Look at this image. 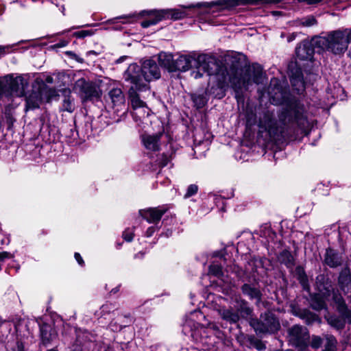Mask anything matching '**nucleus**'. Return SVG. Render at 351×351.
Here are the masks:
<instances>
[{
  "label": "nucleus",
  "instance_id": "6",
  "mask_svg": "<svg viewBox=\"0 0 351 351\" xmlns=\"http://www.w3.org/2000/svg\"><path fill=\"white\" fill-rule=\"evenodd\" d=\"M137 70L136 66H132L123 73L125 81L131 85L128 90V95L133 108H141L145 106V102L140 99L138 92L146 91L149 89V86H147L146 82H144V84L136 82L137 76L135 75H136V71Z\"/></svg>",
  "mask_w": 351,
  "mask_h": 351
},
{
  "label": "nucleus",
  "instance_id": "59",
  "mask_svg": "<svg viewBox=\"0 0 351 351\" xmlns=\"http://www.w3.org/2000/svg\"><path fill=\"white\" fill-rule=\"evenodd\" d=\"M46 82L47 83H49V84H52L53 82V77H51V76H48L47 78H46Z\"/></svg>",
  "mask_w": 351,
  "mask_h": 351
},
{
  "label": "nucleus",
  "instance_id": "61",
  "mask_svg": "<svg viewBox=\"0 0 351 351\" xmlns=\"http://www.w3.org/2000/svg\"><path fill=\"white\" fill-rule=\"evenodd\" d=\"M226 82V77H225V78L223 80V82Z\"/></svg>",
  "mask_w": 351,
  "mask_h": 351
},
{
  "label": "nucleus",
  "instance_id": "43",
  "mask_svg": "<svg viewBox=\"0 0 351 351\" xmlns=\"http://www.w3.org/2000/svg\"><path fill=\"white\" fill-rule=\"evenodd\" d=\"M300 282L304 289H306V290L309 289V287L308 285L307 276H306V274L304 272H302V274H300Z\"/></svg>",
  "mask_w": 351,
  "mask_h": 351
},
{
  "label": "nucleus",
  "instance_id": "29",
  "mask_svg": "<svg viewBox=\"0 0 351 351\" xmlns=\"http://www.w3.org/2000/svg\"><path fill=\"white\" fill-rule=\"evenodd\" d=\"M159 64L166 68L169 71L172 72L174 60L172 55L165 52H161L158 55Z\"/></svg>",
  "mask_w": 351,
  "mask_h": 351
},
{
  "label": "nucleus",
  "instance_id": "17",
  "mask_svg": "<svg viewBox=\"0 0 351 351\" xmlns=\"http://www.w3.org/2000/svg\"><path fill=\"white\" fill-rule=\"evenodd\" d=\"M289 77L293 89L298 93H302L305 89V82L301 69L296 66L294 67L289 66Z\"/></svg>",
  "mask_w": 351,
  "mask_h": 351
},
{
  "label": "nucleus",
  "instance_id": "1",
  "mask_svg": "<svg viewBox=\"0 0 351 351\" xmlns=\"http://www.w3.org/2000/svg\"><path fill=\"white\" fill-rule=\"evenodd\" d=\"M226 73L238 101L243 99V95L250 86L253 83L261 84L265 78L263 68L257 63L244 69L231 68L228 71H226Z\"/></svg>",
  "mask_w": 351,
  "mask_h": 351
},
{
  "label": "nucleus",
  "instance_id": "44",
  "mask_svg": "<svg viewBox=\"0 0 351 351\" xmlns=\"http://www.w3.org/2000/svg\"><path fill=\"white\" fill-rule=\"evenodd\" d=\"M322 343V339L319 337L315 336L312 339L311 345L313 348H318L321 346Z\"/></svg>",
  "mask_w": 351,
  "mask_h": 351
},
{
  "label": "nucleus",
  "instance_id": "52",
  "mask_svg": "<svg viewBox=\"0 0 351 351\" xmlns=\"http://www.w3.org/2000/svg\"><path fill=\"white\" fill-rule=\"evenodd\" d=\"M200 71L201 70L198 69L197 71H194L192 73V75H193L194 78L197 79L202 76V74L200 73Z\"/></svg>",
  "mask_w": 351,
  "mask_h": 351
},
{
  "label": "nucleus",
  "instance_id": "13",
  "mask_svg": "<svg viewBox=\"0 0 351 351\" xmlns=\"http://www.w3.org/2000/svg\"><path fill=\"white\" fill-rule=\"evenodd\" d=\"M195 66L212 75L216 73L218 65L213 58L202 54L196 58Z\"/></svg>",
  "mask_w": 351,
  "mask_h": 351
},
{
  "label": "nucleus",
  "instance_id": "25",
  "mask_svg": "<svg viewBox=\"0 0 351 351\" xmlns=\"http://www.w3.org/2000/svg\"><path fill=\"white\" fill-rule=\"evenodd\" d=\"M219 313L223 319L230 323H236L239 320V313L232 308L220 309Z\"/></svg>",
  "mask_w": 351,
  "mask_h": 351
},
{
  "label": "nucleus",
  "instance_id": "35",
  "mask_svg": "<svg viewBox=\"0 0 351 351\" xmlns=\"http://www.w3.org/2000/svg\"><path fill=\"white\" fill-rule=\"evenodd\" d=\"M300 316L301 318L306 320V323L307 324H312L316 321H318L319 319V317L316 314H315L308 310H304L301 313Z\"/></svg>",
  "mask_w": 351,
  "mask_h": 351
},
{
  "label": "nucleus",
  "instance_id": "12",
  "mask_svg": "<svg viewBox=\"0 0 351 351\" xmlns=\"http://www.w3.org/2000/svg\"><path fill=\"white\" fill-rule=\"evenodd\" d=\"M145 15H147L149 16V19H147L150 23H152V25L157 24L158 22L165 20V15H163L162 10H152L149 11L143 10L139 14H132L128 15H123L119 17V19H125V23H132L137 20L138 16H143Z\"/></svg>",
  "mask_w": 351,
  "mask_h": 351
},
{
  "label": "nucleus",
  "instance_id": "41",
  "mask_svg": "<svg viewBox=\"0 0 351 351\" xmlns=\"http://www.w3.org/2000/svg\"><path fill=\"white\" fill-rule=\"evenodd\" d=\"M3 95H10L5 80H0V99Z\"/></svg>",
  "mask_w": 351,
  "mask_h": 351
},
{
  "label": "nucleus",
  "instance_id": "23",
  "mask_svg": "<svg viewBox=\"0 0 351 351\" xmlns=\"http://www.w3.org/2000/svg\"><path fill=\"white\" fill-rule=\"evenodd\" d=\"M43 101V97L40 89L38 91L34 90L26 97V108L28 110L37 108Z\"/></svg>",
  "mask_w": 351,
  "mask_h": 351
},
{
  "label": "nucleus",
  "instance_id": "21",
  "mask_svg": "<svg viewBox=\"0 0 351 351\" xmlns=\"http://www.w3.org/2000/svg\"><path fill=\"white\" fill-rule=\"evenodd\" d=\"M56 332L47 324H43L40 326V337L43 345L47 346L56 338Z\"/></svg>",
  "mask_w": 351,
  "mask_h": 351
},
{
  "label": "nucleus",
  "instance_id": "57",
  "mask_svg": "<svg viewBox=\"0 0 351 351\" xmlns=\"http://www.w3.org/2000/svg\"><path fill=\"white\" fill-rule=\"evenodd\" d=\"M67 42L66 41H62V42H60L59 43H57L56 44V46L58 47H64L67 45Z\"/></svg>",
  "mask_w": 351,
  "mask_h": 351
},
{
  "label": "nucleus",
  "instance_id": "48",
  "mask_svg": "<svg viewBox=\"0 0 351 351\" xmlns=\"http://www.w3.org/2000/svg\"><path fill=\"white\" fill-rule=\"evenodd\" d=\"M75 260L77 261V263L80 265H83L84 262L82 258V256H80V254L77 252H75Z\"/></svg>",
  "mask_w": 351,
  "mask_h": 351
},
{
  "label": "nucleus",
  "instance_id": "49",
  "mask_svg": "<svg viewBox=\"0 0 351 351\" xmlns=\"http://www.w3.org/2000/svg\"><path fill=\"white\" fill-rule=\"evenodd\" d=\"M13 122V117L10 114L6 115V123L9 128L12 125Z\"/></svg>",
  "mask_w": 351,
  "mask_h": 351
},
{
  "label": "nucleus",
  "instance_id": "37",
  "mask_svg": "<svg viewBox=\"0 0 351 351\" xmlns=\"http://www.w3.org/2000/svg\"><path fill=\"white\" fill-rule=\"evenodd\" d=\"M192 99L197 108H201L206 104L205 97L202 95H193Z\"/></svg>",
  "mask_w": 351,
  "mask_h": 351
},
{
  "label": "nucleus",
  "instance_id": "2",
  "mask_svg": "<svg viewBox=\"0 0 351 351\" xmlns=\"http://www.w3.org/2000/svg\"><path fill=\"white\" fill-rule=\"evenodd\" d=\"M350 43L351 28L331 31L326 36L313 38V44L317 48L339 56L345 53Z\"/></svg>",
  "mask_w": 351,
  "mask_h": 351
},
{
  "label": "nucleus",
  "instance_id": "24",
  "mask_svg": "<svg viewBox=\"0 0 351 351\" xmlns=\"http://www.w3.org/2000/svg\"><path fill=\"white\" fill-rule=\"evenodd\" d=\"M63 95L62 110L69 112H72L75 110L74 98L71 96V90L69 88L62 90Z\"/></svg>",
  "mask_w": 351,
  "mask_h": 351
},
{
  "label": "nucleus",
  "instance_id": "30",
  "mask_svg": "<svg viewBox=\"0 0 351 351\" xmlns=\"http://www.w3.org/2000/svg\"><path fill=\"white\" fill-rule=\"evenodd\" d=\"M40 93L43 97V101L50 102L53 99H56L59 96L55 88L48 87L45 85L40 88Z\"/></svg>",
  "mask_w": 351,
  "mask_h": 351
},
{
  "label": "nucleus",
  "instance_id": "39",
  "mask_svg": "<svg viewBox=\"0 0 351 351\" xmlns=\"http://www.w3.org/2000/svg\"><path fill=\"white\" fill-rule=\"evenodd\" d=\"M117 309L116 306L112 303H106L101 306V315H104L106 314H109L111 312H113Z\"/></svg>",
  "mask_w": 351,
  "mask_h": 351
},
{
  "label": "nucleus",
  "instance_id": "20",
  "mask_svg": "<svg viewBox=\"0 0 351 351\" xmlns=\"http://www.w3.org/2000/svg\"><path fill=\"white\" fill-rule=\"evenodd\" d=\"M162 132L154 134H144L142 136V142L145 147L150 151L156 152L160 149V138L162 136Z\"/></svg>",
  "mask_w": 351,
  "mask_h": 351
},
{
  "label": "nucleus",
  "instance_id": "46",
  "mask_svg": "<svg viewBox=\"0 0 351 351\" xmlns=\"http://www.w3.org/2000/svg\"><path fill=\"white\" fill-rule=\"evenodd\" d=\"M12 257V256L11 255V254L8 252H0V261H3L5 258H10Z\"/></svg>",
  "mask_w": 351,
  "mask_h": 351
},
{
  "label": "nucleus",
  "instance_id": "58",
  "mask_svg": "<svg viewBox=\"0 0 351 351\" xmlns=\"http://www.w3.org/2000/svg\"><path fill=\"white\" fill-rule=\"evenodd\" d=\"M154 231V228H149L147 231V237H150Z\"/></svg>",
  "mask_w": 351,
  "mask_h": 351
},
{
  "label": "nucleus",
  "instance_id": "60",
  "mask_svg": "<svg viewBox=\"0 0 351 351\" xmlns=\"http://www.w3.org/2000/svg\"><path fill=\"white\" fill-rule=\"evenodd\" d=\"M47 351H58L56 348H51L47 350Z\"/></svg>",
  "mask_w": 351,
  "mask_h": 351
},
{
  "label": "nucleus",
  "instance_id": "50",
  "mask_svg": "<svg viewBox=\"0 0 351 351\" xmlns=\"http://www.w3.org/2000/svg\"><path fill=\"white\" fill-rule=\"evenodd\" d=\"M10 48H11V46H10V45H7V46L0 45V54H5Z\"/></svg>",
  "mask_w": 351,
  "mask_h": 351
},
{
  "label": "nucleus",
  "instance_id": "62",
  "mask_svg": "<svg viewBox=\"0 0 351 351\" xmlns=\"http://www.w3.org/2000/svg\"><path fill=\"white\" fill-rule=\"evenodd\" d=\"M112 291H114V293H116L117 289H114H114H112Z\"/></svg>",
  "mask_w": 351,
  "mask_h": 351
},
{
  "label": "nucleus",
  "instance_id": "15",
  "mask_svg": "<svg viewBox=\"0 0 351 351\" xmlns=\"http://www.w3.org/2000/svg\"><path fill=\"white\" fill-rule=\"evenodd\" d=\"M314 48H317L313 44V38L311 42L304 40L296 47L297 57L302 60H312L314 56Z\"/></svg>",
  "mask_w": 351,
  "mask_h": 351
},
{
  "label": "nucleus",
  "instance_id": "16",
  "mask_svg": "<svg viewBox=\"0 0 351 351\" xmlns=\"http://www.w3.org/2000/svg\"><path fill=\"white\" fill-rule=\"evenodd\" d=\"M196 58L190 55H180L174 60L173 66L171 67L173 71H186L195 65Z\"/></svg>",
  "mask_w": 351,
  "mask_h": 351
},
{
  "label": "nucleus",
  "instance_id": "10",
  "mask_svg": "<svg viewBox=\"0 0 351 351\" xmlns=\"http://www.w3.org/2000/svg\"><path fill=\"white\" fill-rule=\"evenodd\" d=\"M9 95H14L22 97L25 95V90L27 88L29 82L28 76L20 75L14 77L13 74L8 75L4 77Z\"/></svg>",
  "mask_w": 351,
  "mask_h": 351
},
{
  "label": "nucleus",
  "instance_id": "31",
  "mask_svg": "<svg viewBox=\"0 0 351 351\" xmlns=\"http://www.w3.org/2000/svg\"><path fill=\"white\" fill-rule=\"evenodd\" d=\"M310 304L312 308L319 311L323 309H327V305L323 298L318 294H315L311 297Z\"/></svg>",
  "mask_w": 351,
  "mask_h": 351
},
{
  "label": "nucleus",
  "instance_id": "19",
  "mask_svg": "<svg viewBox=\"0 0 351 351\" xmlns=\"http://www.w3.org/2000/svg\"><path fill=\"white\" fill-rule=\"evenodd\" d=\"M167 211V208L165 207L149 208L140 210L139 214L147 222L157 223Z\"/></svg>",
  "mask_w": 351,
  "mask_h": 351
},
{
  "label": "nucleus",
  "instance_id": "22",
  "mask_svg": "<svg viewBox=\"0 0 351 351\" xmlns=\"http://www.w3.org/2000/svg\"><path fill=\"white\" fill-rule=\"evenodd\" d=\"M281 0H220L213 3L215 5H223L225 7H234L241 4L252 3L256 4L258 1L262 3H278Z\"/></svg>",
  "mask_w": 351,
  "mask_h": 351
},
{
  "label": "nucleus",
  "instance_id": "40",
  "mask_svg": "<svg viewBox=\"0 0 351 351\" xmlns=\"http://www.w3.org/2000/svg\"><path fill=\"white\" fill-rule=\"evenodd\" d=\"M197 191H198V187H197V185H195V184H191V185L189 186V187L187 189V191H186V193L184 195V198H189L191 196L196 194Z\"/></svg>",
  "mask_w": 351,
  "mask_h": 351
},
{
  "label": "nucleus",
  "instance_id": "53",
  "mask_svg": "<svg viewBox=\"0 0 351 351\" xmlns=\"http://www.w3.org/2000/svg\"><path fill=\"white\" fill-rule=\"evenodd\" d=\"M14 351H25L24 350V346H23V343L17 342L16 350H14Z\"/></svg>",
  "mask_w": 351,
  "mask_h": 351
},
{
  "label": "nucleus",
  "instance_id": "47",
  "mask_svg": "<svg viewBox=\"0 0 351 351\" xmlns=\"http://www.w3.org/2000/svg\"><path fill=\"white\" fill-rule=\"evenodd\" d=\"M169 160H170V159H169V158L167 156L163 155L162 156V160L160 162V166L161 167H165L166 165H167V164L169 162Z\"/></svg>",
  "mask_w": 351,
  "mask_h": 351
},
{
  "label": "nucleus",
  "instance_id": "64",
  "mask_svg": "<svg viewBox=\"0 0 351 351\" xmlns=\"http://www.w3.org/2000/svg\"><path fill=\"white\" fill-rule=\"evenodd\" d=\"M112 291H114V293H116L117 289H114H114H112Z\"/></svg>",
  "mask_w": 351,
  "mask_h": 351
},
{
  "label": "nucleus",
  "instance_id": "28",
  "mask_svg": "<svg viewBox=\"0 0 351 351\" xmlns=\"http://www.w3.org/2000/svg\"><path fill=\"white\" fill-rule=\"evenodd\" d=\"M241 291L243 293L248 296L250 299H255L258 302L261 300V293L258 289L252 287L250 285L244 284L241 287Z\"/></svg>",
  "mask_w": 351,
  "mask_h": 351
},
{
  "label": "nucleus",
  "instance_id": "45",
  "mask_svg": "<svg viewBox=\"0 0 351 351\" xmlns=\"http://www.w3.org/2000/svg\"><path fill=\"white\" fill-rule=\"evenodd\" d=\"M90 35H92V32L90 30H82L74 33V36L80 38H85Z\"/></svg>",
  "mask_w": 351,
  "mask_h": 351
},
{
  "label": "nucleus",
  "instance_id": "36",
  "mask_svg": "<svg viewBox=\"0 0 351 351\" xmlns=\"http://www.w3.org/2000/svg\"><path fill=\"white\" fill-rule=\"evenodd\" d=\"M209 274L218 278L221 277L223 276L221 266L215 263L211 264L209 266Z\"/></svg>",
  "mask_w": 351,
  "mask_h": 351
},
{
  "label": "nucleus",
  "instance_id": "8",
  "mask_svg": "<svg viewBox=\"0 0 351 351\" xmlns=\"http://www.w3.org/2000/svg\"><path fill=\"white\" fill-rule=\"evenodd\" d=\"M132 66H136L138 70L136 71V83L146 82L147 86L149 85V82L160 78V72L159 68L153 60H146L143 62L142 66H139L136 64H131L128 67L127 69H129Z\"/></svg>",
  "mask_w": 351,
  "mask_h": 351
},
{
  "label": "nucleus",
  "instance_id": "11",
  "mask_svg": "<svg viewBox=\"0 0 351 351\" xmlns=\"http://www.w3.org/2000/svg\"><path fill=\"white\" fill-rule=\"evenodd\" d=\"M289 342L294 346L302 348L305 347L308 338L307 330L300 325H294L288 330Z\"/></svg>",
  "mask_w": 351,
  "mask_h": 351
},
{
  "label": "nucleus",
  "instance_id": "42",
  "mask_svg": "<svg viewBox=\"0 0 351 351\" xmlns=\"http://www.w3.org/2000/svg\"><path fill=\"white\" fill-rule=\"evenodd\" d=\"M133 237H134L133 230L127 229L123 232V237L128 242L132 241L133 239Z\"/></svg>",
  "mask_w": 351,
  "mask_h": 351
},
{
  "label": "nucleus",
  "instance_id": "5",
  "mask_svg": "<svg viewBox=\"0 0 351 351\" xmlns=\"http://www.w3.org/2000/svg\"><path fill=\"white\" fill-rule=\"evenodd\" d=\"M332 301L340 317L330 315L326 317V320L332 327L337 330H341L345 327L346 322L351 324V309L348 308L345 300L337 291H333Z\"/></svg>",
  "mask_w": 351,
  "mask_h": 351
},
{
  "label": "nucleus",
  "instance_id": "32",
  "mask_svg": "<svg viewBox=\"0 0 351 351\" xmlns=\"http://www.w3.org/2000/svg\"><path fill=\"white\" fill-rule=\"evenodd\" d=\"M278 258L281 263L285 264L288 268H293L295 265L294 258L289 250H285L281 252Z\"/></svg>",
  "mask_w": 351,
  "mask_h": 351
},
{
  "label": "nucleus",
  "instance_id": "7",
  "mask_svg": "<svg viewBox=\"0 0 351 351\" xmlns=\"http://www.w3.org/2000/svg\"><path fill=\"white\" fill-rule=\"evenodd\" d=\"M250 324L254 329L256 332L258 334L275 333L280 328L278 319L270 312L261 315L260 320L251 318Z\"/></svg>",
  "mask_w": 351,
  "mask_h": 351
},
{
  "label": "nucleus",
  "instance_id": "56",
  "mask_svg": "<svg viewBox=\"0 0 351 351\" xmlns=\"http://www.w3.org/2000/svg\"><path fill=\"white\" fill-rule=\"evenodd\" d=\"M208 326L214 330H219V327L215 324L210 323Z\"/></svg>",
  "mask_w": 351,
  "mask_h": 351
},
{
  "label": "nucleus",
  "instance_id": "4",
  "mask_svg": "<svg viewBox=\"0 0 351 351\" xmlns=\"http://www.w3.org/2000/svg\"><path fill=\"white\" fill-rule=\"evenodd\" d=\"M280 122L287 127L296 125L300 129L309 126L308 112L306 107L300 101H292L279 116Z\"/></svg>",
  "mask_w": 351,
  "mask_h": 351
},
{
  "label": "nucleus",
  "instance_id": "3",
  "mask_svg": "<svg viewBox=\"0 0 351 351\" xmlns=\"http://www.w3.org/2000/svg\"><path fill=\"white\" fill-rule=\"evenodd\" d=\"M246 124L251 127L257 125L261 132H268L270 137H274L278 133H282L284 130L280 129L274 119L272 112L262 108H247L246 110Z\"/></svg>",
  "mask_w": 351,
  "mask_h": 351
},
{
  "label": "nucleus",
  "instance_id": "18",
  "mask_svg": "<svg viewBox=\"0 0 351 351\" xmlns=\"http://www.w3.org/2000/svg\"><path fill=\"white\" fill-rule=\"evenodd\" d=\"M338 285L340 289L345 293H351V271L349 267L346 265L339 272L338 277ZM351 302V294L349 295Z\"/></svg>",
  "mask_w": 351,
  "mask_h": 351
},
{
  "label": "nucleus",
  "instance_id": "14",
  "mask_svg": "<svg viewBox=\"0 0 351 351\" xmlns=\"http://www.w3.org/2000/svg\"><path fill=\"white\" fill-rule=\"evenodd\" d=\"M344 258L341 253L337 250L328 247L326 250L324 255V264L330 268H337L342 266L344 263Z\"/></svg>",
  "mask_w": 351,
  "mask_h": 351
},
{
  "label": "nucleus",
  "instance_id": "51",
  "mask_svg": "<svg viewBox=\"0 0 351 351\" xmlns=\"http://www.w3.org/2000/svg\"><path fill=\"white\" fill-rule=\"evenodd\" d=\"M296 36H297L296 33H292V34H289L287 37V41L289 43L292 42L293 40H294L295 39Z\"/></svg>",
  "mask_w": 351,
  "mask_h": 351
},
{
  "label": "nucleus",
  "instance_id": "55",
  "mask_svg": "<svg viewBox=\"0 0 351 351\" xmlns=\"http://www.w3.org/2000/svg\"><path fill=\"white\" fill-rule=\"evenodd\" d=\"M256 348L258 350H261L265 348V346L262 343L261 341H258V343H256Z\"/></svg>",
  "mask_w": 351,
  "mask_h": 351
},
{
  "label": "nucleus",
  "instance_id": "63",
  "mask_svg": "<svg viewBox=\"0 0 351 351\" xmlns=\"http://www.w3.org/2000/svg\"><path fill=\"white\" fill-rule=\"evenodd\" d=\"M112 291H114V293H116L117 289H114H114H112Z\"/></svg>",
  "mask_w": 351,
  "mask_h": 351
},
{
  "label": "nucleus",
  "instance_id": "9",
  "mask_svg": "<svg viewBox=\"0 0 351 351\" xmlns=\"http://www.w3.org/2000/svg\"><path fill=\"white\" fill-rule=\"evenodd\" d=\"M73 90L83 100H91L99 98L101 95L99 87L94 82L86 81L84 78L78 79L74 84Z\"/></svg>",
  "mask_w": 351,
  "mask_h": 351
},
{
  "label": "nucleus",
  "instance_id": "26",
  "mask_svg": "<svg viewBox=\"0 0 351 351\" xmlns=\"http://www.w3.org/2000/svg\"><path fill=\"white\" fill-rule=\"evenodd\" d=\"M113 106H121L125 104V96L121 88H112L108 93Z\"/></svg>",
  "mask_w": 351,
  "mask_h": 351
},
{
  "label": "nucleus",
  "instance_id": "54",
  "mask_svg": "<svg viewBox=\"0 0 351 351\" xmlns=\"http://www.w3.org/2000/svg\"><path fill=\"white\" fill-rule=\"evenodd\" d=\"M152 25V23H150L148 20H145L141 23V26L144 28H147Z\"/></svg>",
  "mask_w": 351,
  "mask_h": 351
},
{
  "label": "nucleus",
  "instance_id": "38",
  "mask_svg": "<svg viewBox=\"0 0 351 351\" xmlns=\"http://www.w3.org/2000/svg\"><path fill=\"white\" fill-rule=\"evenodd\" d=\"M300 24L304 27H311L317 24V20L313 16H308L302 19Z\"/></svg>",
  "mask_w": 351,
  "mask_h": 351
},
{
  "label": "nucleus",
  "instance_id": "27",
  "mask_svg": "<svg viewBox=\"0 0 351 351\" xmlns=\"http://www.w3.org/2000/svg\"><path fill=\"white\" fill-rule=\"evenodd\" d=\"M165 19L178 20L186 16V12L183 8L165 9L162 10Z\"/></svg>",
  "mask_w": 351,
  "mask_h": 351
},
{
  "label": "nucleus",
  "instance_id": "33",
  "mask_svg": "<svg viewBox=\"0 0 351 351\" xmlns=\"http://www.w3.org/2000/svg\"><path fill=\"white\" fill-rule=\"evenodd\" d=\"M337 339L332 335H326L324 342V351H336L337 350Z\"/></svg>",
  "mask_w": 351,
  "mask_h": 351
},
{
  "label": "nucleus",
  "instance_id": "34",
  "mask_svg": "<svg viewBox=\"0 0 351 351\" xmlns=\"http://www.w3.org/2000/svg\"><path fill=\"white\" fill-rule=\"evenodd\" d=\"M238 311H239L243 317L250 316L252 313V309L248 306L247 302L244 300H238Z\"/></svg>",
  "mask_w": 351,
  "mask_h": 351
}]
</instances>
